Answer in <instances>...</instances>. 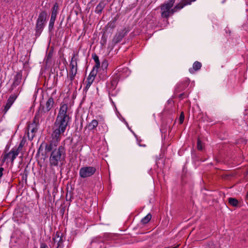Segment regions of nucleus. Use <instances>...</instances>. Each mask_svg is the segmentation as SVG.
Instances as JSON below:
<instances>
[{
	"label": "nucleus",
	"mask_w": 248,
	"mask_h": 248,
	"mask_svg": "<svg viewBox=\"0 0 248 248\" xmlns=\"http://www.w3.org/2000/svg\"><path fill=\"white\" fill-rule=\"evenodd\" d=\"M185 115L183 112H182L179 117V124H182L184 120Z\"/></svg>",
	"instance_id": "393cba45"
},
{
	"label": "nucleus",
	"mask_w": 248,
	"mask_h": 248,
	"mask_svg": "<svg viewBox=\"0 0 248 248\" xmlns=\"http://www.w3.org/2000/svg\"><path fill=\"white\" fill-rule=\"evenodd\" d=\"M103 248H106V247H103Z\"/></svg>",
	"instance_id": "58836bf2"
},
{
	"label": "nucleus",
	"mask_w": 248,
	"mask_h": 248,
	"mask_svg": "<svg viewBox=\"0 0 248 248\" xmlns=\"http://www.w3.org/2000/svg\"><path fill=\"white\" fill-rule=\"evenodd\" d=\"M52 54H53V52L52 51H50L49 52V53H48L47 54V60L49 59H51V57H52Z\"/></svg>",
	"instance_id": "2f4dec72"
},
{
	"label": "nucleus",
	"mask_w": 248,
	"mask_h": 248,
	"mask_svg": "<svg viewBox=\"0 0 248 248\" xmlns=\"http://www.w3.org/2000/svg\"><path fill=\"white\" fill-rule=\"evenodd\" d=\"M25 176H26V179L27 177V174H25Z\"/></svg>",
	"instance_id": "4c0bfd02"
},
{
	"label": "nucleus",
	"mask_w": 248,
	"mask_h": 248,
	"mask_svg": "<svg viewBox=\"0 0 248 248\" xmlns=\"http://www.w3.org/2000/svg\"><path fill=\"white\" fill-rule=\"evenodd\" d=\"M78 54L73 53L70 62V70L69 71V78L71 82L75 78L77 73Z\"/></svg>",
	"instance_id": "6e6552de"
},
{
	"label": "nucleus",
	"mask_w": 248,
	"mask_h": 248,
	"mask_svg": "<svg viewBox=\"0 0 248 248\" xmlns=\"http://www.w3.org/2000/svg\"><path fill=\"white\" fill-rule=\"evenodd\" d=\"M58 11H59V5H58V3H55L54 4V5L52 8L50 18L56 20L57 15L58 13Z\"/></svg>",
	"instance_id": "dca6fc26"
},
{
	"label": "nucleus",
	"mask_w": 248,
	"mask_h": 248,
	"mask_svg": "<svg viewBox=\"0 0 248 248\" xmlns=\"http://www.w3.org/2000/svg\"><path fill=\"white\" fill-rule=\"evenodd\" d=\"M247 198L248 199V193L247 194Z\"/></svg>",
	"instance_id": "e433bc0d"
},
{
	"label": "nucleus",
	"mask_w": 248,
	"mask_h": 248,
	"mask_svg": "<svg viewBox=\"0 0 248 248\" xmlns=\"http://www.w3.org/2000/svg\"><path fill=\"white\" fill-rule=\"evenodd\" d=\"M4 154H8V158L9 157L10 155H12V153H11V151L8 153H6V152H4Z\"/></svg>",
	"instance_id": "c9c22d12"
},
{
	"label": "nucleus",
	"mask_w": 248,
	"mask_h": 248,
	"mask_svg": "<svg viewBox=\"0 0 248 248\" xmlns=\"http://www.w3.org/2000/svg\"><path fill=\"white\" fill-rule=\"evenodd\" d=\"M55 21V20L50 18L48 26V29L49 31H51L53 30Z\"/></svg>",
	"instance_id": "b1692460"
},
{
	"label": "nucleus",
	"mask_w": 248,
	"mask_h": 248,
	"mask_svg": "<svg viewBox=\"0 0 248 248\" xmlns=\"http://www.w3.org/2000/svg\"><path fill=\"white\" fill-rule=\"evenodd\" d=\"M4 169L2 167H0V178L2 177V174H3V171Z\"/></svg>",
	"instance_id": "f704fd0d"
},
{
	"label": "nucleus",
	"mask_w": 248,
	"mask_h": 248,
	"mask_svg": "<svg viewBox=\"0 0 248 248\" xmlns=\"http://www.w3.org/2000/svg\"><path fill=\"white\" fill-rule=\"evenodd\" d=\"M23 141H21L20 142V143L19 144V146L16 150L12 149L11 150V153H12V156H11V161L12 163H13L14 162V160L16 157V156L18 155L19 154V151L21 149V148L23 147Z\"/></svg>",
	"instance_id": "2eb2a0df"
},
{
	"label": "nucleus",
	"mask_w": 248,
	"mask_h": 248,
	"mask_svg": "<svg viewBox=\"0 0 248 248\" xmlns=\"http://www.w3.org/2000/svg\"><path fill=\"white\" fill-rule=\"evenodd\" d=\"M94 80V79H93L91 77H88V78L87 79V81H86L87 83H86V87L85 88V90H88V89L90 88V87L91 86V84L93 83Z\"/></svg>",
	"instance_id": "4be33fe9"
},
{
	"label": "nucleus",
	"mask_w": 248,
	"mask_h": 248,
	"mask_svg": "<svg viewBox=\"0 0 248 248\" xmlns=\"http://www.w3.org/2000/svg\"><path fill=\"white\" fill-rule=\"evenodd\" d=\"M105 6L106 3H105V0H102L96 7L95 10V13L97 14H101L102 10L105 8Z\"/></svg>",
	"instance_id": "a211bd4d"
},
{
	"label": "nucleus",
	"mask_w": 248,
	"mask_h": 248,
	"mask_svg": "<svg viewBox=\"0 0 248 248\" xmlns=\"http://www.w3.org/2000/svg\"><path fill=\"white\" fill-rule=\"evenodd\" d=\"M152 217V215L150 214H148L146 216L141 219V222L143 224H145L149 222Z\"/></svg>",
	"instance_id": "5701e85b"
},
{
	"label": "nucleus",
	"mask_w": 248,
	"mask_h": 248,
	"mask_svg": "<svg viewBox=\"0 0 248 248\" xmlns=\"http://www.w3.org/2000/svg\"><path fill=\"white\" fill-rule=\"evenodd\" d=\"M195 0H182L180 3L176 5L173 8L171 9L175 0H169L160 6L161 16L163 18H168L170 16L179 11L185 6L190 4L192 2L195 1Z\"/></svg>",
	"instance_id": "f03ea898"
},
{
	"label": "nucleus",
	"mask_w": 248,
	"mask_h": 248,
	"mask_svg": "<svg viewBox=\"0 0 248 248\" xmlns=\"http://www.w3.org/2000/svg\"><path fill=\"white\" fill-rule=\"evenodd\" d=\"M3 31L2 30L0 29V43L1 41V37L3 36Z\"/></svg>",
	"instance_id": "72a5a7b5"
},
{
	"label": "nucleus",
	"mask_w": 248,
	"mask_h": 248,
	"mask_svg": "<svg viewBox=\"0 0 248 248\" xmlns=\"http://www.w3.org/2000/svg\"><path fill=\"white\" fill-rule=\"evenodd\" d=\"M197 148L199 150H202V143L200 139H198L197 141Z\"/></svg>",
	"instance_id": "a878e982"
},
{
	"label": "nucleus",
	"mask_w": 248,
	"mask_h": 248,
	"mask_svg": "<svg viewBox=\"0 0 248 248\" xmlns=\"http://www.w3.org/2000/svg\"><path fill=\"white\" fill-rule=\"evenodd\" d=\"M17 95L16 94H11L7 100L6 104L5 105L4 108V113H5L10 108L11 106L13 105L16 99Z\"/></svg>",
	"instance_id": "ddd939ff"
},
{
	"label": "nucleus",
	"mask_w": 248,
	"mask_h": 248,
	"mask_svg": "<svg viewBox=\"0 0 248 248\" xmlns=\"http://www.w3.org/2000/svg\"><path fill=\"white\" fill-rule=\"evenodd\" d=\"M98 124V122L96 120H93L87 126L89 130L90 131L95 129Z\"/></svg>",
	"instance_id": "6ab92c4d"
},
{
	"label": "nucleus",
	"mask_w": 248,
	"mask_h": 248,
	"mask_svg": "<svg viewBox=\"0 0 248 248\" xmlns=\"http://www.w3.org/2000/svg\"><path fill=\"white\" fill-rule=\"evenodd\" d=\"M54 104V101L53 97H49L45 106L40 105L38 112L36 114H39V117L43 119L44 118L45 114L50 111L53 107Z\"/></svg>",
	"instance_id": "0eeeda50"
},
{
	"label": "nucleus",
	"mask_w": 248,
	"mask_h": 248,
	"mask_svg": "<svg viewBox=\"0 0 248 248\" xmlns=\"http://www.w3.org/2000/svg\"><path fill=\"white\" fill-rule=\"evenodd\" d=\"M205 248H217L213 243L211 242V243L207 244L206 245Z\"/></svg>",
	"instance_id": "c756f323"
},
{
	"label": "nucleus",
	"mask_w": 248,
	"mask_h": 248,
	"mask_svg": "<svg viewBox=\"0 0 248 248\" xmlns=\"http://www.w3.org/2000/svg\"><path fill=\"white\" fill-rule=\"evenodd\" d=\"M67 126L61 124L55 121L52 130L53 132L51 135V140L60 141L61 138L63 135Z\"/></svg>",
	"instance_id": "20e7f679"
},
{
	"label": "nucleus",
	"mask_w": 248,
	"mask_h": 248,
	"mask_svg": "<svg viewBox=\"0 0 248 248\" xmlns=\"http://www.w3.org/2000/svg\"><path fill=\"white\" fill-rule=\"evenodd\" d=\"M102 240L101 239L100 237H94L91 242V244H92L93 243H96L98 242H102Z\"/></svg>",
	"instance_id": "bb28decb"
},
{
	"label": "nucleus",
	"mask_w": 248,
	"mask_h": 248,
	"mask_svg": "<svg viewBox=\"0 0 248 248\" xmlns=\"http://www.w3.org/2000/svg\"><path fill=\"white\" fill-rule=\"evenodd\" d=\"M94 70L95 69H93V70L91 71V72L90 73L89 76H88V77H91L93 79L95 78V76L96 74V71H94Z\"/></svg>",
	"instance_id": "cd10ccee"
},
{
	"label": "nucleus",
	"mask_w": 248,
	"mask_h": 248,
	"mask_svg": "<svg viewBox=\"0 0 248 248\" xmlns=\"http://www.w3.org/2000/svg\"><path fill=\"white\" fill-rule=\"evenodd\" d=\"M46 16L47 13L45 11H42L39 14L35 26L36 36H39L43 31L45 25Z\"/></svg>",
	"instance_id": "423d86ee"
},
{
	"label": "nucleus",
	"mask_w": 248,
	"mask_h": 248,
	"mask_svg": "<svg viewBox=\"0 0 248 248\" xmlns=\"http://www.w3.org/2000/svg\"><path fill=\"white\" fill-rule=\"evenodd\" d=\"M96 171L95 167L93 166H85L79 170V175L82 178H85L93 176Z\"/></svg>",
	"instance_id": "1a4fd4ad"
},
{
	"label": "nucleus",
	"mask_w": 248,
	"mask_h": 248,
	"mask_svg": "<svg viewBox=\"0 0 248 248\" xmlns=\"http://www.w3.org/2000/svg\"><path fill=\"white\" fill-rule=\"evenodd\" d=\"M127 30L126 29L122 30L117 32L114 37L112 42L114 44H116L120 42L122 39L127 34Z\"/></svg>",
	"instance_id": "9b49d317"
},
{
	"label": "nucleus",
	"mask_w": 248,
	"mask_h": 248,
	"mask_svg": "<svg viewBox=\"0 0 248 248\" xmlns=\"http://www.w3.org/2000/svg\"><path fill=\"white\" fill-rule=\"evenodd\" d=\"M22 77V73L20 72H16V75L14 77V81L12 85V90L20 84L21 83Z\"/></svg>",
	"instance_id": "4468645a"
},
{
	"label": "nucleus",
	"mask_w": 248,
	"mask_h": 248,
	"mask_svg": "<svg viewBox=\"0 0 248 248\" xmlns=\"http://www.w3.org/2000/svg\"><path fill=\"white\" fill-rule=\"evenodd\" d=\"M67 109L68 106L67 104H64L61 105L55 121L61 124H63L66 126H68L71 120V117L68 113Z\"/></svg>",
	"instance_id": "7ed1b4c3"
},
{
	"label": "nucleus",
	"mask_w": 248,
	"mask_h": 248,
	"mask_svg": "<svg viewBox=\"0 0 248 248\" xmlns=\"http://www.w3.org/2000/svg\"><path fill=\"white\" fill-rule=\"evenodd\" d=\"M108 65V62L106 60H104L102 62V67L103 68H105V69L107 68Z\"/></svg>",
	"instance_id": "7c9ffc66"
},
{
	"label": "nucleus",
	"mask_w": 248,
	"mask_h": 248,
	"mask_svg": "<svg viewBox=\"0 0 248 248\" xmlns=\"http://www.w3.org/2000/svg\"><path fill=\"white\" fill-rule=\"evenodd\" d=\"M92 57H93V60L94 61V62H95V65L93 67V68H94V69L96 68V71H97V69L99 68L100 65V61H99V57L96 54L93 55L92 56Z\"/></svg>",
	"instance_id": "412c9836"
},
{
	"label": "nucleus",
	"mask_w": 248,
	"mask_h": 248,
	"mask_svg": "<svg viewBox=\"0 0 248 248\" xmlns=\"http://www.w3.org/2000/svg\"><path fill=\"white\" fill-rule=\"evenodd\" d=\"M8 158V154H4V155L1 156V165H2L5 162L6 160Z\"/></svg>",
	"instance_id": "c85d7f7f"
},
{
	"label": "nucleus",
	"mask_w": 248,
	"mask_h": 248,
	"mask_svg": "<svg viewBox=\"0 0 248 248\" xmlns=\"http://www.w3.org/2000/svg\"><path fill=\"white\" fill-rule=\"evenodd\" d=\"M228 202L233 207H237L239 203L238 200L234 198H229L228 199Z\"/></svg>",
	"instance_id": "aec40b11"
},
{
	"label": "nucleus",
	"mask_w": 248,
	"mask_h": 248,
	"mask_svg": "<svg viewBox=\"0 0 248 248\" xmlns=\"http://www.w3.org/2000/svg\"><path fill=\"white\" fill-rule=\"evenodd\" d=\"M41 118L39 117V114H36L33 119V121L31 123L28 124V136L29 140H32L35 136V133L38 130V125L39 124V119Z\"/></svg>",
	"instance_id": "39448f33"
},
{
	"label": "nucleus",
	"mask_w": 248,
	"mask_h": 248,
	"mask_svg": "<svg viewBox=\"0 0 248 248\" xmlns=\"http://www.w3.org/2000/svg\"><path fill=\"white\" fill-rule=\"evenodd\" d=\"M40 248H48V246L45 243H41Z\"/></svg>",
	"instance_id": "473e14b6"
},
{
	"label": "nucleus",
	"mask_w": 248,
	"mask_h": 248,
	"mask_svg": "<svg viewBox=\"0 0 248 248\" xmlns=\"http://www.w3.org/2000/svg\"><path fill=\"white\" fill-rule=\"evenodd\" d=\"M202 67V63L198 61L195 62L193 64V67L189 69V71L190 73H194L195 71H197L201 69Z\"/></svg>",
	"instance_id": "f3484780"
},
{
	"label": "nucleus",
	"mask_w": 248,
	"mask_h": 248,
	"mask_svg": "<svg viewBox=\"0 0 248 248\" xmlns=\"http://www.w3.org/2000/svg\"><path fill=\"white\" fill-rule=\"evenodd\" d=\"M60 141L51 140L45 143V152L46 154L50 153L49 161L50 167H57L62 165L66 155L65 149L64 146H57Z\"/></svg>",
	"instance_id": "f257e3e1"
},
{
	"label": "nucleus",
	"mask_w": 248,
	"mask_h": 248,
	"mask_svg": "<svg viewBox=\"0 0 248 248\" xmlns=\"http://www.w3.org/2000/svg\"><path fill=\"white\" fill-rule=\"evenodd\" d=\"M54 243H57V248H62L63 238L62 233L61 232H57L53 238Z\"/></svg>",
	"instance_id": "f8f14e48"
},
{
	"label": "nucleus",
	"mask_w": 248,
	"mask_h": 248,
	"mask_svg": "<svg viewBox=\"0 0 248 248\" xmlns=\"http://www.w3.org/2000/svg\"><path fill=\"white\" fill-rule=\"evenodd\" d=\"M118 82V79L117 77H113L109 82L107 84V88L109 94L112 95H115V93H113L116 89Z\"/></svg>",
	"instance_id": "9d476101"
}]
</instances>
